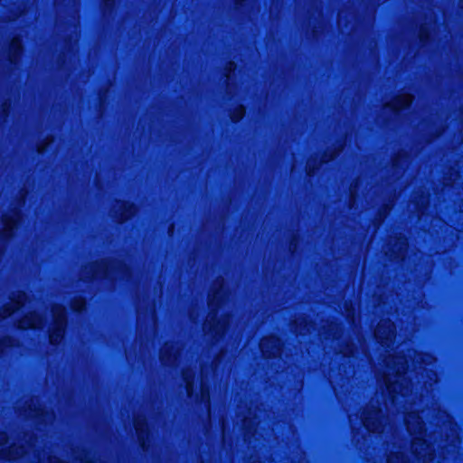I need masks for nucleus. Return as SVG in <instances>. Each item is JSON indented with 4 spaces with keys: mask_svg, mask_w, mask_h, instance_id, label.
Wrapping results in <instances>:
<instances>
[{
    "mask_svg": "<svg viewBox=\"0 0 463 463\" xmlns=\"http://www.w3.org/2000/svg\"><path fill=\"white\" fill-rule=\"evenodd\" d=\"M86 302L84 299H77L71 303V308L74 312L80 313L84 309Z\"/></svg>",
    "mask_w": 463,
    "mask_h": 463,
    "instance_id": "nucleus-6",
    "label": "nucleus"
},
{
    "mask_svg": "<svg viewBox=\"0 0 463 463\" xmlns=\"http://www.w3.org/2000/svg\"><path fill=\"white\" fill-rule=\"evenodd\" d=\"M104 8L111 9L115 6L116 0H101Z\"/></svg>",
    "mask_w": 463,
    "mask_h": 463,
    "instance_id": "nucleus-10",
    "label": "nucleus"
},
{
    "mask_svg": "<svg viewBox=\"0 0 463 463\" xmlns=\"http://www.w3.org/2000/svg\"><path fill=\"white\" fill-rule=\"evenodd\" d=\"M121 213L120 216L124 219L127 218L128 215L131 214L133 210L135 209V204L129 201H123L121 203Z\"/></svg>",
    "mask_w": 463,
    "mask_h": 463,
    "instance_id": "nucleus-4",
    "label": "nucleus"
},
{
    "mask_svg": "<svg viewBox=\"0 0 463 463\" xmlns=\"http://www.w3.org/2000/svg\"><path fill=\"white\" fill-rule=\"evenodd\" d=\"M419 39L420 43H425L430 39V33L428 29L421 28L419 33Z\"/></svg>",
    "mask_w": 463,
    "mask_h": 463,
    "instance_id": "nucleus-7",
    "label": "nucleus"
},
{
    "mask_svg": "<svg viewBox=\"0 0 463 463\" xmlns=\"http://www.w3.org/2000/svg\"><path fill=\"white\" fill-rule=\"evenodd\" d=\"M9 109H10V105H6V104L3 105L2 111L4 114H6L7 112H9Z\"/></svg>",
    "mask_w": 463,
    "mask_h": 463,
    "instance_id": "nucleus-13",
    "label": "nucleus"
},
{
    "mask_svg": "<svg viewBox=\"0 0 463 463\" xmlns=\"http://www.w3.org/2000/svg\"><path fill=\"white\" fill-rule=\"evenodd\" d=\"M22 47L19 41L13 40L9 43V60L13 62V58H16L21 52Z\"/></svg>",
    "mask_w": 463,
    "mask_h": 463,
    "instance_id": "nucleus-3",
    "label": "nucleus"
},
{
    "mask_svg": "<svg viewBox=\"0 0 463 463\" xmlns=\"http://www.w3.org/2000/svg\"><path fill=\"white\" fill-rule=\"evenodd\" d=\"M242 117V113L241 111H235L232 116V120L233 122H238Z\"/></svg>",
    "mask_w": 463,
    "mask_h": 463,
    "instance_id": "nucleus-11",
    "label": "nucleus"
},
{
    "mask_svg": "<svg viewBox=\"0 0 463 463\" xmlns=\"http://www.w3.org/2000/svg\"><path fill=\"white\" fill-rule=\"evenodd\" d=\"M14 223H15V220L12 216H5L3 220L4 232L2 234L4 236L8 235L9 232L12 231V228Z\"/></svg>",
    "mask_w": 463,
    "mask_h": 463,
    "instance_id": "nucleus-5",
    "label": "nucleus"
},
{
    "mask_svg": "<svg viewBox=\"0 0 463 463\" xmlns=\"http://www.w3.org/2000/svg\"><path fill=\"white\" fill-rule=\"evenodd\" d=\"M405 106H406V104H405L404 100L402 99L399 98L391 105V109L393 112H396L400 109H404Z\"/></svg>",
    "mask_w": 463,
    "mask_h": 463,
    "instance_id": "nucleus-8",
    "label": "nucleus"
},
{
    "mask_svg": "<svg viewBox=\"0 0 463 463\" xmlns=\"http://www.w3.org/2000/svg\"><path fill=\"white\" fill-rule=\"evenodd\" d=\"M146 423L144 421H137L135 423L136 431L137 434V439L141 448H145L146 442L148 437V430L145 428Z\"/></svg>",
    "mask_w": 463,
    "mask_h": 463,
    "instance_id": "nucleus-2",
    "label": "nucleus"
},
{
    "mask_svg": "<svg viewBox=\"0 0 463 463\" xmlns=\"http://www.w3.org/2000/svg\"><path fill=\"white\" fill-rule=\"evenodd\" d=\"M248 0H235V5L236 6H242L244 5Z\"/></svg>",
    "mask_w": 463,
    "mask_h": 463,
    "instance_id": "nucleus-12",
    "label": "nucleus"
},
{
    "mask_svg": "<svg viewBox=\"0 0 463 463\" xmlns=\"http://www.w3.org/2000/svg\"><path fill=\"white\" fill-rule=\"evenodd\" d=\"M53 327L50 331L49 339L52 344L58 343L64 335L67 326V309L64 306H59L52 311Z\"/></svg>",
    "mask_w": 463,
    "mask_h": 463,
    "instance_id": "nucleus-1",
    "label": "nucleus"
},
{
    "mask_svg": "<svg viewBox=\"0 0 463 463\" xmlns=\"http://www.w3.org/2000/svg\"><path fill=\"white\" fill-rule=\"evenodd\" d=\"M184 380H185V383H186V392H187V395L189 397L192 396V394L194 392V384L193 383H190L188 379L186 377H184Z\"/></svg>",
    "mask_w": 463,
    "mask_h": 463,
    "instance_id": "nucleus-9",
    "label": "nucleus"
},
{
    "mask_svg": "<svg viewBox=\"0 0 463 463\" xmlns=\"http://www.w3.org/2000/svg\"><path fill=\"white\" fill-rule=\"evenodd\" d=\"M107 269H108V265L104 264V272H107Z\"/></svg>",
    "mask_w": 463,
    "mask_h": 463,
    "instance_id": "nucleus-14",
    "label": "nucleus"
}]
</instances>
